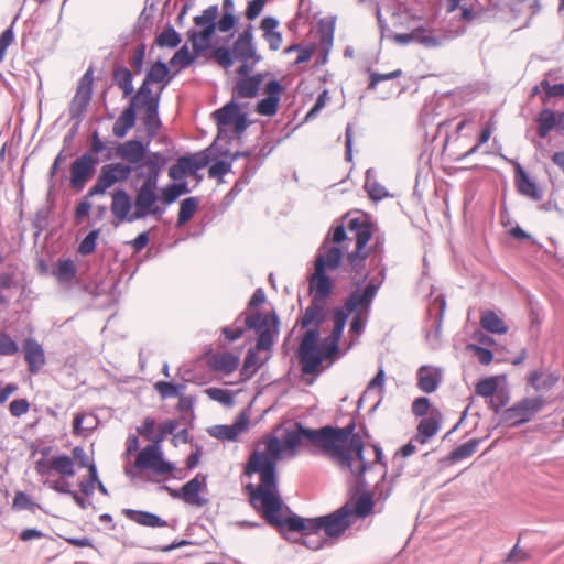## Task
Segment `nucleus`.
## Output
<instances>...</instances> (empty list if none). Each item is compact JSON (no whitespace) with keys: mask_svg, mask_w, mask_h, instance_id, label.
Returning a JSON list of instances; mask_svg holds the SVG:
<instances>
[{"mask_svg":"<svg viewBox=\"0 0 564 564\" xmlns=\"http://www.w3.org/2000/svg\"><path fill=\"white\" fill-rule=\"evenodd\" d=\"M355 430V419L344 427L324 425L318 429H310L296 421L292 427L285 429L284 443L292 455L300 448L315 456L328 455L341 470L356 474L358 486L364 488L367 486L366 473L371 464L365 457L362 435Z\"/></svg>","mask_w":564,"mask_h":564,"instance_id":"nucleus-1","label":"nucleus"},{"mask_svg":"<svg viewBox=\"0 0 564 564\" xmlns=\"http://www.w3.org/2000/svg\"><path fill=\"white\" fill-rule=\"evenodd\" d=\"M258 512L269 525L276 528L284 539H289L286 532H296L302 536H308L318 534L321 531H324L327 538L334 539L341 536L351 525V522L347 520V516L350 513L347 507H340L325 516L303 518L284 505L281 495L261 505Z\"/></svg>","mask_w":564,"mask_h":564,"instance_id":"nucleus-2","label":"nucleus"},{"mask_svg":"<svg viewBox=\"0 0 564 564\" xmlns=\"http://www.w3.org/2000/svg\"><path fill=\"white\" fill-rule=\"evenodd\" d=\"M283 449L292 454L288 449L284 438L280 440L278 436H270L265 443L264 451H253L245 465V475L250 477L253 474H259L260 476L258 485L249 484L246 486L250 503L257 511L260 510L261 505L280 495L278 460L281 459Z\"/></svg>","mask_w":564,"mask_h":564,"instance_id":"nucleus-3","label":"nucleus"},{"mask_svg":"<svg viewBox=\"0 0 564 564\" xmlns=\"http://www.w3.org/2000/svg\"><path fill=\"white\" fill-rule=\"evenodd\" d=\"M243 324L247 329L256 330L258 334L256 346L248 349L240 369L241 381H248L265 364V360L259 358L258 351L270 350L273 347L279 333L280 318L275 311L271 314L254 312L245 316Z\"/></svg>","mask_w":564,"mask_h":564,"instance_id":"nucleus-4","label":"nucleus"},{"mask_svg":"<svg viewBox=\"0 0 564 564\" xmlns=\"http://www.w3.org/2000/svg\"><path fill=\"white\" fill-rule=\"evenodd\" d=\"M344 253L340 247L332 246L327 253L317 252L315 272L308 278L312 299L326 303L334 292V280L327 274V269L337 270L343 262Z\"/></svg>","mask_w":564,"mask_h":564,"instance_id":"nucleus-5","label":"nucleus"},{"mask_svg":"<svg viewBox=\"0 0 564 564\" xmlns=\"http://www.w3.org/2000/svg\"><path fill=\"white\" fill-rule=\"evenodd\" d=\"M321 330L308 328L301 338L297 356L303 375L316 373L325 360L319 349Z\"/></svg>","mask_w":564,"mask_h":564,"instance_id":"nucleus-6","label":"nucleus"},{"mask_svg":"<svg viewBox=\"0 0 564 564\" xmlns=\"http://www.w3.org/2000/svg\"><path fill=\"white\" fill-rule=\"evenodd\" d=\"M380 289L377 284L368 283L362 290H352L348 294V296H357V300H360V297L362 300L359 306L351 313L352 318L349 325V334L355 335L357 339L366 330L373 301Z\"/></svg>","mask_w":564,"mask_h":564,"instance_id":"nucleus-7","label":"nucleus"},{"mask_svg":"<svg viewBox=\"0 0 564 564\" xmlns=\"http://www.w3.org/2000/svg\"><path fill=\"white\" fill-rule=\"evenodd\" d=\"M544 406L542 395L523 398L501 414V422L510 427H518L530 422Z\"/></svg>","mask_w":564,"mask_h":564,"instance_id":"nucleus-8","label":"nucleus"},{"mask_svg":"<svg viewBox=\"0 0 564 564\" xmlns=\"http://www.w3.org/2000/svg\"><path fill=\"white\" fill-rule=\"evenodd\" d=\"M158 186L150 185V183H142L138 188L134 198L133 217L144 219L152 216L156 221H161L165 214V206L158 205L160 202L159 194L156 193Z\"/></svg>","mask_w":564,"mask_h":564,"instance_id":"nucleus-9","label":"nucleus"},{"mask_svg":"<svg viewBox=\"0 0 564 564\" xmlns=\"http://www.w3.org/2000/svg\"><path fill=\"white\" fill-rule=\"evenodd\" d=\"M207 474L198 473L194 478L184 484L181 489H175L167 485H162L159 489L169 492L174 499H182L185 503L199 508L209 502L208 498L199 495L202 490L207 489Z\"/></svg>","mask_w":564,"mask_h":564,"instance_id":"nucleus-10","label":"nucleus"},{"mask_svg":"<svg viewBox=\"0 0 564 564\" xmlns=\"http://www.w3.org/2000/svg\"><path fill=\"white\" fill-rule=\"evenodd\" d=\"M94 66H89L80 77L75 96L69 102V119L72 121L83 122L88 106L93 98Z\"/></svg>","mask_w":564,"mask_h":564,"instance_id":"nucleus-11","label":"nucleus"},{"mask_svg":"<svg viewBox=\"0 0 564 564\" xmlns=\"http://www.w3.org/2000/svg\"><path fill=\"white\" fill-rule=\"evenodd\" d=\"M99 159L89 154H82L70 164V187L82 192L89 178L96 173Z\"/></svg>","mask_w":564,"mask_h":564,"instance_id":"nucleus-12","label":"nucleus"},{"mask_svg":"<svg viewBox=\"0 0 564 564\" xmlns=\"http://www.w3.org/2000/svg\"><path fill=\"white\" fill-rule=\"evenodd\" d=\"M384 245L383 235H373V243L368 249L371 254L369 268L376 271L368 283L377 284L378 288H381L387 279L388 267L384 263Z\"/></svg>","mask_w":564,"mask_h":564,"instance_id":"nucleus-13","label":"nucleus"},{"mask_svg":"<svg viewBox=\"0 0 564 564\" xmlns=\"http://www.w3.org/2000/svg\"><path fill=\"white\" fill-rule=\"evenodd\" d=\"M501 158L514 165V185L518 193L523 197H528L534 202H540L543 198V192L539 187L538 183L530 177L521 163L517 160L508 159L502 154Z\"/></svg>","mask_w":564,"mask_h":564,"instance_id":"nucleus-14","label":"nucleus"},{"mask_svg":"<svg viewBox=\"0 0 564 564\" xmlns=\"http://www.w3.org/2000/svg\"><path fill=\"white\" fill-rule=\"evenodd\" d=\"M249 424V410L245 409L240 412V414L235 419L234 423L230 425L227 424H217L207 430L208 434L215 438L228 442H235L238 440L239 435L248 429Z\"/></svg>","mask_w":564,"mask_h":564,"instance_id":"nucleus-15","label":"nucleus"},{"mask_svg":"<svg viewBox=\"0 0 564 564\" xmlns=\"http://www.w3.org/2000/svg\"><path fill=\"white\" fill-rule=\"evenodd\" d=\"M350 476L354 479L352 489L356 492H360V497L357 499L354 507H350L349 503H345L343 506V507H347L349 509L350 513L347 516V520L352 523L351 516L355 514L356 517H359V518H366L372 512L373 506H375L373 495L376 494V491L372 492L368 489L369 488L368 482H367L366 487H364V488L359 487L356 474H350Z\"/></svg>","mask_w":564,"mask_h":564,"instance_id":"nucleus-16","label":"nucleus"},{"mask_svg":"<svg viewBox=\"0 0 564 564\" xmlns=\"http://www.w3.org/2000/svg\"><path fill=\"white\" fill-rule=\"evenodd\" d=\"M361 299L360 301L359 299L357 300V296H347L341 306H337L333 310L334 327L332 329L330 335H328L330 338L340 341L348 318L350 317L351 313L357 308V306H359V303H361Z\"/></svg>","mask_w":564,"mask_h":564,"instance_id":"nucleus-17","label":"nucleus"},{"mask_svg":"<svg viewBox=\"0 0 564 564\" xmlns=\"http://www.w3.org/2000/svg\"><path fill=\"white\" fill-rule=\"evenodd\" d=\"M151 141L141 139H131L116 147V155L127 161L129 164H139L145 161Z\"/></svg>","mask_w":564,"mask_h":564,"instance_id":"nucleus-18","label":"nucleus"},{"mask_svg":"<svg viewBox=\"0 0 564 564\" xmlns=\"http://www.w3.org/2000/svg\"><path fill=\"white\" fill-rule=\"evenodd\" d=\"M169 160L170 158L162 152H151L144 161V166L147 167L145 172H137V178H142V183H150V185L158 186L161 173Z\"/></svg>","mask_w":564,"mask_h":564,"instance_id":"nucleus-19","label":"nucleus"},{"mask_svg":"<svg viewBox=\"0 0 564 564\" xmlns=\"http://www.w3.org/2000/svg\"><path fill=\"white\" fill-rule=\"evenodd\" d=\"M132 206L134 205L132 204L131 196L126 189L118 188L113 192L111 212L120 223L139 220V218L133 217Z\"/></svg>","mask_w":564,"mask_h":564,"instance_id":"nucleus-20","label":"nucleus"},{"mask_svg":"<svg viewBox=\"0 0 564 564\" xmlns=\"http://www.w3.org/2000/svg\"><path fill=\"white\" fill-rule=\"evenodd\" d=\"M151 85V83L143 78L142 84L137 89V91L129 96L130 100L128 106L139 111L140 109L145 107L160 105L161 95L163 91L159 89L156 93H153Z\"/></svg>","mask_w":564,"mask_h":564,"instance_id":"nucleus-21","label":"nucleus"},{"mask_svg":"<svg viewBox=\"0 0 564 564\" xmlns=\"http://www.w3.org/2000/svg\"><path fill=\"white\" fill-rule=\"evenodd\" d=\"M395 41L403 45L416 42L425 47H437L441 45V40L433 34V31L427 30L424 26H417L410 33L397 34Z\"/></svg>","mask_w":564,"mask_h":564,"instance_id":"nucleus-22","label":"nucleus"},{"mask_svg":"<svg viewBox=\"0 0 564 564\" xmlns=\"http://www.w3.org/2000/svg\"><path fill=\"white\" fill-rule=\"evenodd\" d=\"M24 358L28 370L35 375L45 365V352L41 344L34 338H26L23 341Z\"/></svg>","mask_w":564,"mask_h":564,"instance_id":"nucleus-23","label":"nucleus"},{"mask_svg":"<svg viewBox=\"0 0 564 564\" xmlns=\"http://www.w3.org/2000/svg\"><path fill=\"white\" fill-rule=\"evenodd\" d=\"M348 230L355 235L356 246L366 249L368 242L375 235V225L366 217H355L348 221Z\"/></svg>","mask_w":564,"mask_h":564,"instance_id":"nucleus-24","label":"nucleus"},{"mask_svg":"<svg viewBox=\"0 0 564 564\" xmlns=\"http://www.w3.org/2000/svg\"><path fill=\"white\" fill-rule=\"evenodd\" d=\"M170 67L169 63L158 59L147 70L144 79L151 84H160L159 89L163 91L178 73V70L172 73Z\"/></svg>","mask_w":564,"mask_h":564,"instance_id":"nucleus-25","label":"nucleus"},{"mask_svg":"<svg viewBox=\"0 0 564 564\" xmlns=\"http://www.w3.org/2000/svg\"><path fill=\"white\" fill-rule=\"evenodd\" d=\"M405 468L404 463H400L395 466L393 471L388 478V469L382 471L379 481L375 485V491L379 501H386L392 494L394 485L398 479L402 476Z\"/></svg>","mask_w":564,"mask_h":564,"instance_id":"nucleus-26","label":"nucleus"},{"mask_svg":"<svg viewBox=\"0 0 564 564\" xmlns=\"http://www.w3.org/2000/svg\"><path fill=\"white\" fill-rule=\"evenodd\" d=\"M132 166L127 163L116 162L105 164L99 172V176L105 181V183L111 187L118 182L127 181L132 174Z\"/></svg>","mask_w":564,"mask_h":564,"instance_id":"nucleus-27","label":"nucleus"},{"mask_svg":"<svg viewBox=\"0 0 564 564\" xmlns=\"http://www.w3.org/2000/svg\"><path fill=\"white\" fill-rule=\"evenodd\" d=\"M324 305L325 303L312 299L311 304L306 307L296 325L301 328H317L319 330L326 317Z\"/></svg>","mask_w":564,"mask_h":564,"instance_id":"nucleus-28","label":"nucleus"},{"mask_svg":"<svg viewBox=\"0 0 564 564\" xmlns=\"http://www.w3.org/2000/svg\"><path fill=\"white\" fill-rule=\"evenodd\" d=\"M442 381V372L438 368L421 366L417 370V387L425 393H432L437 390Z\"/></svg>","mask_w":564,"mask_h":564,"instance_id":"nucleus-29","label":"nucleus"},{"mask_svg":"<svg viewBox=\"0 0 564 564\" xmlns=\"http://www.w3.org/2000/svg\"><path fill=\"white\" fill-rule=\"evenodd\" d=\"M335 25L336 17L322 19L318 22L319 43L323 50V56L321 59L322 64H325L327 62L328 54L332 50L334 42Z\"/></svg>","mask_w":564,"mask_h":564,"instance_id":"nucleus-30","label":"nucleus"},{"mask_svg":"<svg viewBox=\"0 0 564 564\" xmlns=\"http://www.w3.org/2000/svg\"><path fill=\"white\" fill-rule=\"evenodd\" d=\"M122 513L131 521L149 528H161L169 525L167 521L162 519L159 514L145 511L126 508Z\"/></svg>","mask_w":564,"mask_h":564,"instance_id":"nucleus-31","label":"nucleus"},{"mask_svg":"<svg viewBox=\"0 0 564 564\" xmlns=\"http://www.w3.org/2000/svg\"><path fill=\"white\" fill-rule=\"evenodd\" d=\"M161 455H163L161 445L151 442L139 452L135 459V468L139 470H153L158 460L161 459Z\"/></svg>","mask_w":564,"mask_h":564,"instance_id":"nucleus-32","label":"nucleus"},{"mask_svg":"<svg viewBox=\"0 0 564 564\" xmlns=\"http://www.w3.org/2000/svg\"><path fill=\"white\" fill-rule=\"evenodd\" d=\"M216 31L213 29H189L186 33L188 42L192 43V47H198L199 53L205 56L206 52L213 50V39Z\"/></svg>","mask_w":564,"mask_h":564,"instance_id":"nucleus-33","label":"nucleus"},{"mask_svg":"<svg viewBox=\"0 0 564 564\" xmlns=\"http://www.w3.org/2000/svg\"><path fill=\"white\" fill-rule=\"evenodd\" d=\"M208 362L210 368L215 371H221L226 375H230L238 368L240 358L232 352L225 351L214 354L209 358Z\"/></svg>","mask_w":564,"mask_h":564,"instance_id":"nucleus-34","label":"nucleus"},{"mask_svg":"<svg viewBox=\"0 0 564 564\" xmlns=\"http://www.w3.org/2000/svg\"><path fill=\"white\" fill-rule=\"evenodd\" d=\"M138 111L127 106L119 115L112 127L115 137L122 139L137 123Z\"/></svg>","mask_w":564,"mask_h":564,"instance_id":"nucleus-35","label":"nucleus"},{"mask_svg":"<svg viewBox=\"0 0 564 564\" xmlns=\"http://www.w3.org/2000/svg\"><path fill=\"white\" fill-rule=\"evenodd\" d=\"M199 56H202V54L198 47H192V51H189L187 44H184L170 58L169 64L171 67L177 66V70L180 72L192 66Z\"/></svg>","mask_w":564,"mask_h":564,"instance_id":"nucleus-36","label":"nucleus"},{"mask_svg":"<svg viewBox=\"0 0 564 564\" xmlns=\"http://www.w3.org/2000/svg\"><path fill=\"white\" fill-rule=\"evenodd\" d=\"M112 80L121 89L124 98L134 93L133 73L124 65H116L112 69Z\"/></svg>","mask_w":564,"mask_h":564,"instance_id":"nucleus-37","label":"nucleus"},{"mask_svg":"<svg viewBox=\"0 0 564 564\" xmlns=\"http://www.w3.org/2000/svg\"><path fill=\"white\" fill-rule=\"evenodd\" d=\"M228 126H217V137L209 145L212 154L215 156H229L230 145L234 137L229 132Z\"/></svg>","mask_w":564,"mask_h":564,"instance_id":"nucleus-38","label":"nucleus"},{"mask_svg":"<svg viewBox=\"0 0 564 564\" xmlns=\"http://www.w3.org/2000/svg\"><path fill=\"white\" fill-rule=\"evenodd\" d=\"M435 302L438 303V313L433 322V329L426 332L425 334V340L430 345L431 348L436 349L440 347V339H441V333H442V324H443V317L445 313L446 307V301L443 296H437L435 299Z\"/></svg>","mask_w":564,"mask_h":564,"instance_id":"nucleus-39","label":"nucleus"},{"mask_svg":"<svg viewBox=\"0 0 564 564\" xmlns=\"http://www.w3.org/2000/svg\"><path fill=\"white\" fill-rule=\"evenodd\" d=\"M142 123L144 126L148 140L152 141L158 134L162 127V120L160 118V105L145 107Z\"/></svg>","mask_w":564,"mask_h":564,"instance_id":"nucleus-40","label":"nucleus"},{"mask_svg":"<svg viewBox=\"0 0 564 564\" xmlns=\"http://www.w3.org/2000/svg\"><path fill=\"white\" fill-rule=\"evenodd\" d=\"M365 191L372 200L379 202L389 195V192L376 180V170L369 167L365 173Z\"/></svg>","mask_w":564,"mask_h":564,"instance_id":"nucleus-41","label":"nucleus"},{"mask_svg":"<svg viewBox=\"0 0 564 564\" xmlns=\"http://www.w3.org/2000/svg\"><path fill=\"white\" fill-rule=\"evenodd\" d=\"M241 111L240 105L232 98L223 107L215 110L213 112V117L215 118L217 126H229Z\"/></svg>","mask_w":564,"mask_h":564,"instance_id":"nucleus-42","label":"nucleus"},{"mask_svg":"<svg viewBox=\"0 0 564 564\" xmlns=\"http://www.w3.org/2000/svg\"><path fill=\"white\" fill-rule=\"evenodd\" d=\"M441 423L434 416L422 417L417 424V433L414 437L421 444H426L438 432Z\"/></svg>","mask_w":564,"mask_h":564,"instance_id":"nucleus-43","label":"nucleus"},{"mask_svg":"<svg viewBox=\"0 0 564 564\" xmlns=\"http://www.w3.org/2000/svg\"><path fill=\"white\" fill-rule=\"evenodd\" d=\"M542 373L533 370L528 375V383L535 390H551L560 380L558 372H549L542 381H540Z\"/></svg>","mask_w":564,"mask_h":564,"instance_id":"nucleus-44","label":"nucleus"},{"mask_svg":"<svg viewBox=\"0 0 564 564\" xmlns=\"http://www.w3.org/2000/svg\"><path fill=\"white\" fill-rule=\"evenodd\" d=\"M480 324L485 330L491 334L502 335L508 332L505 322L491 310L482 312Z\"/></svg>","mask_w":564,"mask_h":564,"instance_id":"nucleus-45","label":"nucleus"},{"mask_svg":"<svg viewBox=\"0 0 564 564\" xmlns=\"http://www.w3.org/2000/svg\"><path fill=\"white\" fill-rule=\"evenodd\" d=\"M384 381H386V372H384V369L382 367H380L378 369L376 376L370 380L366 390L364 391L362 395L360 397V399L358 401L357 411H359V409L361 408L366 395L369 394L373 389L379 390L380 397H379V400L371 408L370 412H375L378 409V406L380 405L381 399H382V394H383Z\"/></svg>","mask_w":564,"mask_h":564,"instance_id":"nucleus-46","label":"nucleus"},{"mask_svg":"<svg viewBox=\"0 0 564 564\" xmlns=\"http://www.w3.org/2000/svg\"><path fill=\"white\" fill-rule=\"evenodd\" d=\"M182 42V35L172 24H166L162 32L155 37L154 44L161 48H176Z\"/></svg>","mask_w":564,"mask_h":564,"instance_id":"nucleus-47","label":"nucleus"},{"mask_svg":"<svg viewBox=\"0 0 564 564\" xmlns=\"http://www.w3.org/2000/svg\"><path fill=\"white\" fill-rule=\"evenodd\" d=\"M53 274L59 284H65L75 279L77 267L70 258L59 259Z\"/></svg>","mask_w":564,"mask_h":564,"instance_id":"nucleus-48","label":"nucleus"},{"mask_svg":"<svg viewBox=\"0 0 564 564\" xmlns=\"http://www.w3.org/2000/svg\"><path fill=\"white\" fill-rule=\"evenodd\" d=\"M51 468L61 475L62 478H72L75 476V464L70 456L61 454L51 458Z\"/></svg>","mask_w":564,"mask_h":564,"instance_id":"nucleus-49","label":"nucleus"},{"mask_svg":"<svg viewBox=\"0 0 564 564\" xmlns=\"http://www.w3.org/2000/svg\"><path fill=\"white\" fill-rule=\"evenodd\" d=\"M481 438H471L460 445H458L455 449H453L447 456V460L449 463H456L463 460L465 458L470 457L474 453H476L479 444L481 443Z\"/></svg>","mask_w":564,"mask_h":564,"instance_id":"nucleus-50","label":"nucleus"},{"mask_svg":"<svg viewBox=\"0 0 564 564\" xmlns=\"http://www.w3.org/2000/svg\"><path fill=\"white\" fill-rule=\"evenodd\" d=\"M536 122L538 135L545 139L550 134L551 130L556 128L555 111L550 108L542 109L536 118Z\"/></svg>","mask_w":564,"mask_h":564,"instance_id":"nucleus-51","label":"nucleus"},{"mask_svg":"<svg viewBox=\"0 0 564 564\" xmlns=\"http://www.w3.org/2000/svg\"><path fill=\"white\" fill-rule=\"evenodd\" d=\"M219 14L218 6L207 7L202 14L194 17L193 22L199 29H213L217 31V18Z\"/></svg>","mask_w":564,"mask_h":564,"instance_id":"nucleus-52","label":"nucleus"},{"mask_svg":"<svg viewBox=\"0 0 564 564\" xmlns=\"http://www.w3.org/2000/svg\"><path fill=\"white\" fill-rule=\"evenodd\" d=\"M199 206V198L196 196L184 198L180 204V210L177 215V227L187 224L195 215Z\"/></svg>","mask_w":564,"mask_h":564,"instance_id":"nucleus-53","label":"nucleus"},{"mask_svg":"<svg viewBox=\"0 0 564 564\" xmlns=\"http://www.w3.org/2000/svg\"><path fill=\"white\" fill-rule=\"evenodd\" d=\"M210 154V148L195 153L185 154L184 158L191 169V174H196V172L206 167L213 161Z\"/></svg>","mask_w":564,"mask_h":564,"instance_id":"nucleus-54","label":"nucleus"},{"mask_svg":"<svg viewBox=\"0 0 564 564\" xmlns=\"http://www.w3.org/2000/svg\"><path fill=\"white\" fill-rule=\"evenodd\" d=\"M104 153V160L112 159V151L107 148L106 143L101 140L98 130H94L89 137V149L84 154L96 156Z\"/></svg>","mask_w":564,"mask_h":564,"instance_id":"nucleus-55","label":"nucleus"},{"mask_svg":"<svg viewBox=\"0 0 564 564\" xmlns=\"http://www.w3.org/2000/svg\"><path fill=\"white\" fill-rule=\"evenodd\" d=\"M195 402H196V398L193 395L181 394L178 397L177 411L181 413V419L183 421H187L189 427H193V422L195 420V413H194Z\"/></svg>","mask_w":564,"mask_h":564,"instance_id":"nucleus-56","label":"nucleus"},{"mask_svg":"<svg viewBox=\"0 0 564 564\" xmlns=\"http://www.w3.org/2000/svg\"><path fill=\"white\" fill-rule=\"evenodd\" d=\"M258 94L259 88L250 79V76L239 78L232 89L234 98H254Z\"/></svg>","mask_w":564,"mask_h":564,"instance_id":"nucleus-57","label":"nucleus"},{"mask_svg":"<svg viewBox=\"0 0 564 564\" xmlns=\"http://www.w3.org/2000/svg\"><path fill=\"white\" fill-rule=\"evenodd\" d=\"M346 238L347 234L344 224L332 226L327 236L324 238L322 245L319 246L318 252L327 253L328 249L330 248L328 247L330 241L339 245L344 242Z\"/></svg>","mask_w":564,"mask_h":564,"instance_id":"nucleus-58","label":"nucleus"},{"mask_svg":"<svg viewBox=\"0 0 564 564\" xmlns=\"http://www.w3.org/2000/svg\"><path fill=\"white\" fill-rule=\"evenodd\" d=\"M185 388L186 386L184 383H175L173 381H158L154 384V389L163 400L169 398H178Z\"/></svg>","mask_w":564,"mask_h":564,"instance_id":"nucleus-59","label":"nucleus"},{"mask_svg":"<svg viewBox=\"0 0 564 564\" xmlns=\"http://www.w3.org/2000/svg\"><path fill=\"white\" fill-rule=\"evenodd\" d=\"M232 51L235 57L241 62H249L250 59H253V64H257L261 61V56L258 55L254 44L247 46L246 43H240L239 47L237 48V41H235Z\"/></svg>","mask_w":564,"mask_h":564,"instance_id":"nucleus-60","label":"nucleus"},{"mask_svg":"<svg viewBox=\"0 0 564 564\" xmlns=\"http://www.w3.org/2000/svg\"><path fill=\"white\" fill-rule=\"evenodd\" d=\"M210 56L225 69L230 68L236 58L232 48L224 45L214 47L210 51Z\"/></svg>","mask_w":564,"mask_h":564,"instance_id":"nucleus-61","label":"nucleus"},{"mask_svg":"<svg viewBox=\"0 0 564 564\" xmlns=\"http://www.w3.org/2000/svg\"><path fill=\"white\" fill-rule=\"evenodd\" d=\"M212 155V159L215 162L209 166L208 175L210 178H223L226 174H228L231 171L232 163L230 160L220 159L221 156H215L214 154Z\"/></svg>","mask_w":564,"mask_h":564,"instance_id":"nucleus-62","label":"nucleus"},{"mask_svg":"<svg viewBox=\"0 0 564 564\" xmlns=\"http://www.w3.org/2000/svg\"><path fill=\"white\" fill-rule=\"evenodd\" d=\"M100 230L99 229H93L90 230L86 237L80 241L77 252L80 256H89L95 252L97 248V240L99 238Z\"/></svg>","mask_w":564,"mask_h":564,"instance_id":"nucleus-63","label":"nucleus"},{"mask_svg":"<svg viewBox=\"0 0 564 564\" xmlns=\"http://www.w3.org/2000/svg\"><path fill=\"white\" fill-rule=\"evenodd\" d=\"M365 265L358 264V267H351V281L355 285V290H362L366 284L370 281L371 276L376 273L371 269L367 272L364 271Z\"/></svg>","mask_w":564,"mask_h":564,"instance_id":"nucleus-64","label":"nucleus"}]
</instances>
